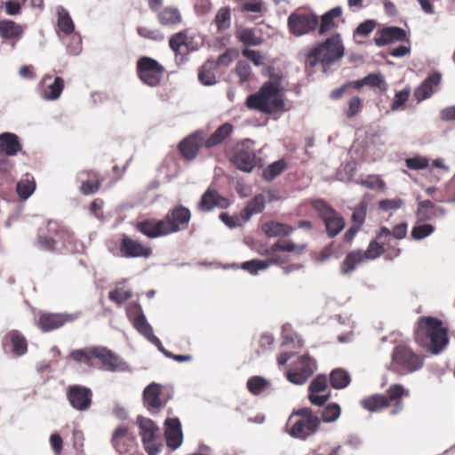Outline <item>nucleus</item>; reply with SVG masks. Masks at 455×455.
Listing matches in <instances>:
<instances>
[{"label":"nucleus","mask_w":455,"mask_h":455,"mask_svg":"<svg viewBox=\"0 0 455 455\" xmlns=\"http://www.w3.org/2000/svg\"><path fill=\"white\" fill-rule=\"evenodd\" d=\"M246 106L266 114L283 111L284 102L280 84L277 81L266 82L258 92L247 98Z\"/></svg>","instance_id":"nucleus-1"},{"label":"nucleus","mask_w":455,"mask_h":455,"mask_svg":"<svg viewBox=\"0 0 455 455\" xmlns=\"http://www.w3.org/2000/svg\"><path fill=\"white\" fill-rule=\"evenodd\" d=\"M49 236H39L40 246L46 251L80 252L84 250L83 243L74 234L56 221L48 222Z\"/></svg>","instance_id":"nucleus-2"},{"label":"nucleus","mask_w":455,"mask_h":455,"mask_svg":"<svg viewBox=\"0 0 455 455\" xmlns=\"http://www.w3.org/2000/svg\"><path fill=\"white\" fill-rule=\"evenodd\" d=\"M306 249L304 244H295L290 240H279L274 243L267 251V259H251L245 261L242 265V268L251 274H257L259 270L266 269L272 264H283L289 260L287 252L296 254L302 253Z\"/></svg>","instance_id":"nucleus-3"},{"label":"nucleus","mask_w":455,"mask_h":455,"mask_svg":"<svg viewBox=\"0 0 455 455\" xmlns=\"http://www.w3.org/2000/svg\"><path fill=\"white\" fill-rule=\"evenodd\" d=\"M344 55V47L339 35L326 39L323 44L315 46L306 58V65L315 67L321 64L323 70L326 67L339 60Z\"/></svg>","instance_id":"nucleus-4"},{"label":"nucleus","mask_w":455,"mask_h":455,"mask_svg":"<svg viewBox=\"0 0 455 455\" xmlns=\"http://www.w3.org/2000/svg\"><path fill=\"white\" fill-rule=\"evenodd\" d=\"M321 419L309 408H301L293 412L288 420L289 434L299 439H306L317 431Z\"/></svg>","instance_id":"nucleus-5"},{"label":"nucleus","mask_w":455,"mask_h":455,"mask_svg":"<svg viewBox=\"0 0 455 455\" xmlns=\"http://www.w3.org/2000/svg\"><path fill=\"white\" fill-rule=\"evenodd\" d=\"M139 434L143 446L148 455H157L161 450V435L159 427L150 419L139 417L137 419Z\"/></svg>","instance_id":"nucleus-6"},{"label":"nucleus","mask_w":455,"mask_h":455,"mask_svg":"<svg viewBox=\"0 0 455 455\" xmlns=\"http://www.w3.org/2000/svg\"><path fill=\"white\" fill-rule=\"evenodd\" d=\"M449 330L440 319L428 316V353L439 355L449 345Z\"/></svg>","instance_id":"nucleus-7"},{"label":"nucleus","mask_w":455,"mask_h":455,"mask_svg":"<svg viewBox=\"0 0 455 455\" xmlns=\"http://www.w3.org/2000/svg\"><path fill=\"white\" fill-rule=\"evenodd\" d=\"M287 25L291 34L295 36H301L316 28L318 18L310 12L296 11L288 17Z\"/></svg>","instance_id":"nucleus-8"},{"label":"nucleus","mask_w":455,"mask_h":455,"mask_svg":"<svg viewBox=\"0 0 455 455\" xmlns=\"http://www.w3.org/2000/svg\"><path fill=\"white\" fill-rule=\"evenodd\" d=\"M164 71V68L159 62L149 57H142L137 62V73L140 79L149 86L158 85Z\"/></svg>","instance_id":"nucleus-9"},{"label":"nucleus","mask_w":455,"mask_h":455,"mask_svg":"<svg viewBox=\"0 0 455 455\" xmlns=\"http://www.w3.org/2000/svg\"><path fill=\"white\" fill-rule=\"evenodd\" d=\"M314 208L323 220L330 236L337 235L344 228L345 222L343 218L325 202L321 200L314 202Z\"/></svg>","instance_id":"nucleus-10"},{"label":"nucleus","mask_w":455,"mask_h":455,"mask_svg":"<svg viewBox=\"0 0 455 455\" xmlns=\"http://www.w3.org/2000/svg\"><path fill=\"white\" fill-rule=\"evenodd\" d=\"M315 370V362L307 355H303L294 363L292 369L287 371L286 377L290 382L302 385Z\"/></svg>","instance_id":"nucleus-11"},{"label":"nucleus","mask_w":455,"mask_h":455,"mask_svg":"<svg viewBox=\"0 0 455 455\" xmlns=\"http://www.w3.org/2000/svg\"><path fill=\"white\" fill-rule=\"evenodd\" d=\"M94 362L98 368L109 371H124L125 363L114 352L105 347H94Z\"/></svg>","instance_id":"nucleus-12"},{"label":"nucleus","mask_w":455,"mask_h":455,"mask_svg":"<svg viewBox=\"0 0 455 455\" xmlns=\"http://www.w3.org/2000/svg\"><path fill=\"white\" fill-rule=\"evenodd\" d=\"M79 314L41 313L36 321V325L43 331H52L73 322L79 317Z\"/></svg>","instance_id":"nucleus-13"},{"label":"nucleus","mask_w":455,"mask_h":455,"mask_svg":"<svg viewBox=\"0 0 455 455\" xmlns=\"http://www.w3.org/2000/svg\"><path fill=\"white\" fill-rule=\"evenodd\" d=\"M111 442L120 455H125L132 451L136 447L135 436L124 425L119 426L115 429Z\"/></svg>","instance_id":"nucleus-14"},{"label":"nucleus","mask_w":455,"mask_h":455,"mask_svg":"<svg viewBox=\"0 0 455 455\" xmlns=\"http://www.w3.org/2000/svg\"><path fill=\"white\" fill-rule=\"evenodd\" d=\"M392 357L393 363L402 366L408 371H416L423 365V360L404 346L396 347Z\"/></svg>","instance_id":"nucleus-15"},{"label":"nucleus","mask_w":455,"mask_h":455,"mask_svg":"<svg viewBox=\"0 0 455 455\" xmlns=\"http://www.w3.org/2000/svg\"><path fill=\"white\" fill-rule=\"evenodd\" d=\"M119 252L124 258H148L152 250L139 241L124 235L120 242Z\"/></svg>","instance_id":"nucleus-16"},{"label":"nucleus","mask_w":455,"mask_h":455,"mask_svg":"<svg viewBox=\"0 0 455 455\" xmlns=\"http://www.w3.org/2000/svg\"><path fill=\"white\" fill-rule=\"evenodd\" d=\"M136 229L148 238H156L170 235L171 228H167V224L163 220L148 219L140 221L135 226Z\"/></svg>","instance_id":"nucleus-17"},{"label":"nucleus","mask_w":455,"mask_h":455,"mask_svg":"<svg viewBox=\"0 0 455 455\" xmlns=\"http://www.w3.org/2000/svg\"><path fill=\"white\" fill-rule=\"evenodd\" d=\"M92 393L91 389L83 386H70L68 399L73 408L78 411L87 410L92 403Z\"/></svg>","instance_id":"nucleus-18"},{"label":"nucleus","mask_w":455,"mask_h":455,"mask_svg":"<svg viewBox=\"0 0 455 455\" xmlns=\"http://www.w3.org/2000/svg\"><path fill=\"white\" fill-rule=\"evenodd\" d=\"M330 398L327 379L324 376H317L308 387V399L314 405L321 406Z\"/></svg>","instance_id":"nucleus-19"},{"label":"nucleus","mask_w":455,"mask_h":455,"mask_svg":"<svg viewBox=\"0 0 455 455\" xmlns=\"http://www.w3.org/2000/svg\"><path fill=\"white\" fill-rule=\"evenodd\" d=\"M190 220V212L183 206H178L170 211L164 218L167 228H171L170 234L176 233L188 225Z\"/></svg>","instance_id":"nucleus-20"},{"label":"nucleus","mask_w":455,"mask_h":455,"mask_svg":"<svg viewBox=\"0 0 455 455\" xmlns=\"http://www.w3.org/2000/svg\"><path fill=\"white\" fill-rule=\"evenodd\" d=\"M63 88L64 81L62 78L45 76L40 84V93L44 99L53 100L60 97Z\"/></svg>","instance_id":"nucleus-21"},{"label":"nucleus","mask_w":455,"mask_h":455,"mask_svg":"<svg viewBox=\"0 0 455 455\" xmlns=\"http://www.w3.org/2000/svg\"><path fill=\"white\" fill-rule=\"evenodd\" d=\"M231 160L239 170L245 172H251L258 164L254 151L243 147L236 149Z\"/></svg>","instance_id":"nucleus-22"},{"label":"nucleus","mask_w":455,"mask_h":455,"mask_svg":"<svg viewBox=\"0 0 455 455\" xmlns=\"http://www.w3.org/2000/svg\"><path fill=\"white\" fill-rule=\"evenodd\" d=\"M230 204L228 199L221 196L212 188H209L198 204V209L202 212H209L215 207L227 208Z\"/></svg>","instance_id":"nucleus-23"},{"label":"nucleus","mask_w":455,"mask_h":455,"mask_svg":"<svg viewBox=\"0 0 455 455\" xmlns=\"http://www.w3.org/2000/svg\"><path fill=\"white\" fill-rule=\"evenodd\" d=\"M406 38V33L403 29L397 27H388L379 30L374 36L375 44L383 46L396 41H403Z\"/></svg>","instance_id":"nucleus-24"},{"label":"nucleus","mask_w":455,"mask_h":455,"mask_svg":"<svg viewBox=\"0 0 455 455\" xmlns=\"http://www.w3.org/2000/svg\"><path fill=\"white\" fill-rule=\"evenodd\" d=\"M165 438L168 447L177 449L182 443V432L178 419H168L165 421Z\"/></svg>","instance_id":"nucleus-25"},{"label":"nucleus","mask_w":455,"mask_h":455,"mask_svg":"<svg viewBox=\"0 0 455 455\" xmlns=\"http://www.w3.org/2000/svg\"><path fill=\"white\" fill-rule=\"evenodd\" d=\"M203 141L204 133L201 132H197L183 140L180 143V150L182 156L188 160L195 158L199 151L200 147L202 146Z\"/></svg>","instance_id":"nucleus-26"},{"label":"nucleus","mask_w":455,"mask_h":455,"mask_svg":"<svg viewBox=\"0 0 455 455\" xmlns=\"http://www.w3.org/2000/svg\"><path fill=\"white\" fill-rule=\"evenodd\" d=\"M377 240L384 245V254L387 259H393L400 255L401 250L391 237V231L387 228H380L377 235Z\"/></svg>","instance_id":"nucleus-27"},{"label":"nucleus","mask_w":455,"mask_h":455,"mask_svg":"<svg viewBox=\"0 0 455 455\" xmlns=\"http://www.w3.org/2000/svg\"><path fill=\"white\" fill-rule=\"evenodd\" d=\"M69 358L80 366H86L88 368H94L96 366V362H94V347L72 350L69 354Z\"/></svg>","instance_id":"nucleus-28"},{"label":"nucleus","mask_w":455,"mask_h":455,"mask_svg":"<svg viewBox=\"0 0 455 455\" xmlns=\"http://www.w3.org/2000/svg\"><path fill=\"white\" fill-rule=\"evenodd\" d=\"M342 14L341 7H334L322 17V22L319 28V33L323 35L336 27H338L339 20H340Z\"/></svg>","instance_id":"nucleus-29"},{"label":"nucleus","mask_w":455,"mask_h":455,"mask_svg":"<svg viewBox=\"0 0 455 455\" xmlns=\"http://www.w3.org/2000/svg\"><path fill=\"white\" fill-rule=\"evenodd\" d=\"M132 325L134 328L141 333L146 339H148L151 343L156 345L157 347H161V341L158 338H156L153 333V329L147 322V319L144 315H137L132 321Z\"/></svg>","instance_id":"nucleus-30"},{"label":"nucleus","mask_w":455,"mask_h":455,"mask_svg":"<svg viewBox=\"0 0 455 455\" xmlns=\"http://www.w3.org/2000/svg\"><path fill=\"white\" fill-rule=\"evenodd\" d=\"M20 149L21 146L15 134L5 132L0 135V153L15 156Z\"/></svg>","instance_id":"nucleus-31"},{"label":"nucleus","mask_w":455,"mask_h":455,"mask_svg":"<svg viewBox=\"0 0 455 455\" xmlns=\"http://www.w3.org/2000/svg\"><path fill=\"white\" fill-rule=\"evenodd\" d=\"M58 14V34L61 36V34L64 36H69L73 32H75V26L71 17L69 16L68 11L62 6H59L57 9Z\"/></svg>","instance_id":"nucleus-32"},{"label":"nucleus","mask_w":455,"mask_h":455,"mask_svg":"<svg viewBox=\"0 0 455 455\" xmlns=\"http://www.w3.org/2000/svg\"><path fill=\"white\" fill-rule=\"evenodd\" d=\"M24 32V28L10 20H0V36L5 39H18Z\"/></svg>","instance_id":"nucleus-33"},{"label":"nucleus","mask_w":455,"mask_h":455,"mask_svg":"<svg viewBox=\"0 0 455 455\" xmlns=\"http://www.w3.org/2000/svg\"><path fill=\"white\" fill-rule=\"evenodd\" d=\"M409 395V391L405 389L402 385L395 384L392 385L387 391V398H388V406L391 403H395V409L392 411L393 414L397 413L402 410V403L400 399Z\"/></svg>","instance_id":"nucleus-34"},{"label":"nucleus","mask_w":455,"mask_h":455,"mask_svg":"<svg viewBox=\"0 0 455 455\" xmlns=\"http://www.w3.org/2000/svg\"><path fill=\"white\" fill-rule=\"evenodd\" d=\"M161 387L152 383L144 390V403L148 409H157L163 405L159 397Z\"/></svg>","instance_id":"nucleus-35"},{"label":"nucleus","mask_w":455,"mask_h":455,"mask_svg":"<svg viewBox=\"0 0 455 455\" xmlns=\"http://www.w3.org/2000/svg\"><path fill=\"white\" fill-rule=\"evenodd\" d=\"M426 211L427 205L425 203H419L417 212L418 223L411 231V236L413 239L419 240L427 236Z\"/></svg>","instance_id":"nucleus-36"},{"label":"nucleus","mask_w":455,"mask_h":455,"mask_svg":"<svg viewBox=\"0 0 455 455\" xmlns=\"http://www.w3.org/2000/svg\"><path fill=\"white\" fill-rule=\"evenodd\" d=\"M263 232L270 237L285 236L292 232V228L287 224L277 221H268L262 226Z\"/></svg>","instance_id":"nucleus-37"},{"label":"nucleus","mask_w":455,"mask_h":455,"mask_svg":"<svg viewBox=\"0 0 455 455\" xmlns=\"http://www.w3.org/2000/svg\"><path fill=\"white\" fill-rule=\"evenodd\" d=\"M449 167L443 164L442 159L433 161L431 166L428 165V183H436L447 177Z\"/></svg>","instance_id":"nucleus-38"},{"label":"nucleus","mask_w":455,"mask_h":455,"mask_svg":"<svg viewBox=\"0 0 455 455\" xmlns=\"http://www.w3.org/2000/svg\"><path fill=\"white\" fill-rule=\"evenodd\" d=\"M36 187V184L34 177L27 173L17 183L16 191L20 198L27 200L34 193Z\"/></svg>","instance_id":"nucleus-39"},{"label":"nucleus","mask_w":455,"mask_h":455,"mask_svg":"<svg viewBox=\"0 0 455 455\" xmlns=\"http://www.w3.org/2000/svg\"><path fill=\"white\" fill-rule=\"evenodd\" d=\"M169 44L173 52L180 54H186L192 49L186 32H180L173 35L170 38Z\"/></svg>","instance_id":"nucleus-40"},{"label":"nucleus","mask_w":455,"mask_h":455,"mask_svg":"<svg viewBox=\"0 0 455 455\" xmlns=\"http://www.w3.org/2000/svg\"><path fill=\"white\" fill-rule=\"evenodd\" d=\"M360 403L365 410L374 412L388 407V398L384 395H374L362 399Z\"/></svg>","instance_id":"nucleus-41"},{"label":"nucleus","mask_w":455,"mask_h":455,"mask_svg":"<svg viewBox=\"0 0 455 455\" xmlns=\"http://www.w3.org/2000/svg\"><path fill=\"white\" fill-rule=\"evenodd\" d=\"M232 132L233 126L230 124H222L205 140V147L212 148L220 144Z\"/></svg>","instance_id":"nucleus-42"},{"label":"nucleus","mask_w":455,"mask_h":455,"mask_svg":"<svg viewBox=\"0 0 455 455\" xmlns=\"http://www.w3.org/2000/svg\"><path fill=\"white\" fill-rule=\"evenodd\" d=\"M265 204L266 196L263 194L255 196L242 211L244 220H249L252 215L260 213L265 208Z\"/></svg>","instance_id":"nucleus-43"},{"label":"nucleus","mask_w":455,"mask_h":455,"mask_svg":"<svg viewBox=\"0 0 455 455\" xmlns=\"http://www.w3.org/2000/svg\"><path fill=\"white\" fill-rule=\"evenodd\" d=\"M217 64L213 61H206L199 70L198 79L204 85L216 84L215 68Z\"/></svg>","instance_id":"nucleus-44"},{"label":"nucleus","mask_w":455,"mask_h":455,"mask_svg":"<svg viewBox=\"0 0 455 455\" xmlns=\"http://www.w3.org/2000/svg\"><path fill=\"white\" fill-rule=\"evenodd\" d=\"M247 388L251 394L258 395L270 390L271 383L262 377L254 376L248 379Z\"/></svg>","instance_id":"nucleus-45"},{"label":"nucleus","mask_w":455,"mask_h":455,"mask_svg":"<svg viewBox=\"0 0 455 455\" xmlns=\"http://www.w3.org/2000/svg\"><path fill=\"white\" fill-rule=\"evenodd\" d=\"M365 259L362 251H354L349 252L342 264V272L347 274L355 268L357 264L363 262Z\"/></svg>","instance_id":"nucleus-46"},{"label":"nucleus","mask_w":455,"mask_h":455,"mask_svg":"<svg viewBox=\"0 0 455 455\" xmlns=\"http://www.w3.org/2000/svg\"><path fill=\"white\" fill-rule=\"evenodd\" d=\"M159 21L164 25H172L181 21V15L178 9L167 7L158 14Z\"/></svg>","instance_id":"nucleus-47"},{"label":"nucleus","mask_w":455,"mask_h":455,"mask_svg":"<svg viewBox=\"0 0 455 455\" xmlns=\"http://www.w3.org/2000/svg\"><path fill=\"white\" fill-rule=\"evenodd\" d=\"M330 380L332 387L340 389L350 383V377L347 371L337 369L331 371Z\"/></svg>","instance_id":"nucleus-48"},{"label":"nucleus","mask_w":455,"mask_h":455,"mask_svg":"<svg viewBox=\"0 0 455 455\" xmlns=\"http://www.w3.org/2000/svg\"><path fill=\"white\" fill-rule=\"evenodd\" d=\"M8 337L13 347V352L17 355H22L27 352V340L17 331H12L8 334Z\"/></svg>","instance_id":"nucleus-49"},{"label":"nucleus","mask_w":455,"mask_h":455,"mask_svg":"<svg viewBox=\"0 0 455 455\" xmlns=\"http://www.w3.org/2000/svg\"><path fill=\"white\" fill-rule=\"evenodd\" d=\"M236 36L245 45H259L262 42L261 38L251 28L239 29L236 33Z\"/></svg>","instance_id":"nucleus-50"},{"label":"nucleus","mask_w":455,"mask_h":455,"mask_svg":"<svg viewBox=\"0 0 455 455\" xmlns=\"http://www.w3.org/2000/svg\"><path fill=\"white\" fill-rule=\"evenodd\" d=\"M340 413V406L336 403H332L323 409L321 419L325 423H332L339 418Z\"/></svg>","instance_id":"nucleus-51"},{"label":"nucleus","mask_w":455,"mask_h":455,"mask_svg":"<svg viewBox=\"0 0 455 455\" xmlns=\"http://www.w3.org/2000/svg\"><path fill=\"white\" fill-rule=\"evenodd\" d=\"M215 23L219 30L228 28L231 23L230 9L228 7L220 8L216 14Z\"/></svg>","instance_id":"nucleus-52"},{"label":"nucleus","mask_w":455,"mask_h":455,"mask_svg":"<svg viewBox=\"0 0 455 455\" xmlns=\"http://www.w3.org/2000/svg\"><path fill=\"white\" fill-rule=\"evenodd\" d=\"M365 85L371 88H379L380 91L387 90V83L379 73H371L363 78Z\"/></svg>","instance_id":"nucleus-53"},{"label":"nucleus","mask_w":455,"mask_h":455,"mask_svg":"<svg viewBox=\"0 0 455 455\" xmlns=\"http://www.w3.org/2000/svg\"><path fill=\"white\" fill-rule=\"evenodd\" d=\"M415 340L422 347H427V317L419 318L415 329Z\"/></svg>","instance_id":"nucleus-54"},{"label":"nucleus","mask_w":455,"mask_h":455,"mask_svg":"<svg viewBox=\"0 0 455 455\" xmlns=\"http://www.w3.org/2000/svg\"><path fill=\"white\" fill-rule=\"evenodd\" d=\"M366 259H375L384 254V245L379 241H371L365 251H363Z\"/></svg>","instance_id":"nucleus-55"},{"label":"nucleus","mask_w":455,"mask_h":455,"mask_svg":"<svg viewBox=\"0 0 455 455\" xmlns=\"http://www.w3.org/2000/svg\"><path fill=\"white\" fill-rule=\"evenodd\" d=\"M220 219L230 228L241 227L247 220H244L243 213L241 212L239 215L230 216L228 213H221Z\"/></svg>","instance_id":"nucleus-56"},{"label":"nucleus","mask_w":455,"mask_h":455,"mask_svg":"<svg viewBox=\"0 0 455 455\" xmlns=\"http://www.w3.org/2000/svg\"><path fill=\"white\" fill-rule=\"evenodd\" d=\"M410 96V90L403 89L395 93L394 100L391 105V110L398 111L403 109L404 104L407 102Z\"/></svg>","instance_id":"nucleus-57"},{"label":"nucleus","mask_w":455,"mask_h":455,"mask_svg":"<svg viewBox=\"0 0 455 455\" xmlns=\"http://www.w3.org/2000/svg\"><path fill=\"white\" fill-rule=\"evenodd\" d=\"M131 296L132 292L130 290L116 288L109 292L108 298L117 305H122L125 300L131 298Z\"/></svg>","instance_id":"nucleus-58"},{"label":"nucleus","mask_w":455,"mask_h":455,"mask_svg":"<svg viewBox=\"0 0 455 455\" xmlns=\"http://www.w3.org/2000/svg\"><path fill=\"white\" fill-rule=\"evenodd\" d=\"M285 168V163L283 160L276 161L271 164L265 171H264V178L267 180H272L277 175H279Z\"/></svg>","instance_id":"nucleus-59"},{"label":"nucleus","mask_w":455,"mask_h":455,"mask_svg":"<svg viewBox=\"0 0 455 455\" xmlns=\"http://www.w3.org/2000/svg\"><path fill=\"white\" fill-rule=\"evenodd\" d=\"M441 80L442 74L440 72L434 71L428 74V98L440 90Z\"/></svg>","instance_id":"nucleus-60"},{"label":"nucleus","mask_w":455,"mask_h":455,"mask_svg":"<svg viewBox=\"0 0 455 455\" xmlns=\"http://www.w3.org/2000/svg\"><path fill=\"white\" fill-rule=\"evenodd\" d=\"M67 36L71 41L70 43L65 42L68 52L74 55L78 54L81 52V44H82V40H81L80 36L77 33L73 32L72 34H70L69 36Z\"/></svg>","instance_id":"nucleus-61"},{"label":"nucleus","mask_w":455,"mask_h":455,"mask_svg":"<svg viewBox=\"0 0 455 455\" xmlns=\"http://www.w3.org/2000/svg\"><path fill=\"white\" fill-rule=\"evenodd\" d=\"M403 205V200L395 197L392 199H383L379 202V208L384 212L397 210Z\"/></svg>","instance_id":"nucleus-62"},{"label":"nucleus","mask_w":455,"mask_h":455,"mask_svg":"<svg viewBox=\"0 0 455 455\" xmlns=\"http://www.w3.org/2000/svg\"><path fill=\"white\" fill-rule=\"evenodd\" d=\"M235 72L237 76L240 77L241 82H247L249 81L251 75V69L250 65L245 61H238Z\"/></svg>","instance_id":"nucleus-63"},{"label":"nucleus","mask_w":455,"mask_h":455,"mask_svg":"<svg viewBox=\"0 0 455 455\" xmlns=\"http://www.w3.org/2000/svg\"><path fill=\"white\" fill-rule=\"evenodd\" d=\"M375 21L369 20L361 23L355 29L354 36H367L375 28Z\"/></svg>","instance_id":"nucleus-64"}]
</instances>
